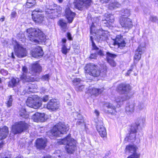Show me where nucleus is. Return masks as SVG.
Listing matches in <instances>:
<instances>
[{"instance_id":"1","label":"nucleus","mask_w":158,"mask_h":158,"mask_svg":"<svg viewBox=\"0 0 158 158\" xmlns=\"http://www.w3.org/2000/svg\"><path fill=\"white\" fill-rule=\"evenodd\" d=\"M28 38L29 40L35 44L43 42L46 40L45 35L39 29L30 28L27 30Z\"/></svg>"},{"instance_id":"2","label":"nucleus","mask_w":158,"mask_h":158,"mask_svg":"<svg viewBox=\"0 0 158 158\" xmlns=\"http://www.w3.org/2000/svg\"><path fill=\"white\" fill-rule=\"evenodd\" d=\"M58 143L60 144L66 145L65 150L69 154L73 153L77 149L76 141L69 135L63 139L59 140Z\"/></svg>"},{"instance_id":"3","label":"nucleus","mask_w":158,"mask_h":158,"mask_svg":"<svg viewBox=\"0 0 158 158\" xmlns=\"http://www.w3.org/2000/svg\"><path fill=\"white\" fill-rule=\"evenodd\" d=\"M45 7L46 16L48 18H55L61 13V8L53 3L47 4Z\"/></svg>"},{"instance_id":"4","label":"nucleus","mask_w":158,"mask_h":158,"mask_svg":"<svg viewBox=\"0 0 158 158\" xmlns=\"http://www.w3.org/2000/svg\"><path fill=\"white\" fill-rule=\"evenodd\" d=\"M84 70L86 77L89 80L92 79V78L89 76L97 77L101 73L99 67L93 64H86L84 68Z\"/></svg>"},{"instance_id":"5","label":"nucleus","mask_w":158,"mask_h":158,"mask_svg":"<svg viewBox=\"0 0 158 158\" xmlns=\"http://www.w3.org/2000/svg\"><path fill=\"white\" fill-rule=\"evenodd\" d=\"M69 129L68 124L59 122L53 127L50 132L51 134L50 136H60L62 134L66 133Z\"/></svg>"},{"instance_id":"6","label":"nucleus","mask_w":158,"mask_h":158,"mask_svg":"<svg viewBox=\"0 0 158 158\" xmlns=\"http://www.w3.org/2000/svg\"><path fill=\"white\" fill-rule=\"evenodd\" d=\"M28 125L24 121H20L12 125V132L14 134H20L28 128Z\"/></svg>"},{"instance_id":"7","label":"nucleus","mask_w":158,"mask_h":158,"mask_svg":"<svg viewBox=\"0 0 158 158\" xmlns=\"http://www.w3.org/2000/svg\"><path fill=\"white\" fill-rule=\"evenodd\" d=\"M26 104L28 106L35 109L39 108L42 105L41 101L39 99L38 97L35 96L28 97Z\"/></svg>"},{"instance_id":"8","label":"nucleus","mask_w":158,"mask_h":158,"mask_svg":"<svg viewBox=\"0 0 158 158\" xmlns=\"http://www.w3.org/2000/svg\"><path fill=\"white\" fill-rule=\"evenodd\" d=\"M15 54L18 57L21 58L27 56V52L26 50L22 46L17 43L14 47Z\"/></svg>"},{"instance_id":"9","label":"nucleus","mask_w":158,"mask_h":158,"mask_svg":"<svg viewBox=\"0 0 158 158\" xmlns=\"http://www.w3.org/2000/svg\"><path fill=\"white\" fill-rule=\"evenodd\" d=\"M119 21L122 27L124 29L128 30L133 26L132 21L129 18L121 17L120 18Z\"/></svg>"},{"instance_id":"10","label":"nucleus","mask_w":158,"mask_h":158,"mask_svg":"<svg viewBox=\"0 0 158 158\" xmlns=\"http://www.w3.org/2000/svg\"><path fill=\"white\" fill-rule=\"evenodd\" d=\"M139 125V123H136L131 126L130 129V133L129 135L125 138V139L126 140H127L128 141L129 140L132 141L135 140L136 134Z\"/></svg>"},{"instance_id":"11","label":"nucleus","mask_w":158,"mask_h":158,"mask_svg":"<svg viewBox=\"0 0 158 158\" xmlns=\"http://www.w3.org/2000/svg\"><path fill=\"white\" fill-rule=\"evenodd\" d=\"M42 10L39 9H36L34 10L32 14V19L36 23H41L44 20V16L42 14H39L42 12Z\"/></svg>"},{"instance_id":"12","label":"nucleus","mask_w":158,"mask_h":158,"mask_svg":"<svg viewBox=\"0 0 158 158\" xmlns=\"http://www.w3.org/2000/svg\"><path fill=\"white\" fill-rule=\"evenodd\" d=\"M22 74L21 76L20 79L23 81L24 82H32L35 80V78L32 77H30L29 76H27V74L28 73V69L25 66L23 67Z\"/></svg>"},{"instance_id":"13","label":"nucleus","mask_w":158,"mask_h":158,"mask_svg":"<svg viewBox=\"0 0 158 158\" xmlns=\"http://www.w3.org/2000/svg\"><path fill=\"white\" fill-rule=\"evenodd\" d=\"M92 2V0H77L74 5L76 8L81 10L84 7H86L90 6Z\"/></svg>"},{"instance_id":"14","label":"nucleus","mask_w":158,"mask_h":158,"mask_svg":"<svg viewBox=\"0 0 158 158\" xmlns=\"http://www.w3.org/2000/svg\"><path fill=\"white\" fill-rule=\"evenodd\" d=\"M59 102L56 99H52L47 103L46 106L47 108L52 111H54L59 108Z\"/></svg>"},{"instance_id":"15","label":"nucleus","mask_w":158,"mask_h":158,"mask_svg":"<svg viewBox=\"0 0 158 158\" xmlns=\"http://www.w3.org/2000/svg\"><path fill=\"white\" fill-rule=\"evenodd\" d=\"M103 123L102 121L97 123V130L102 137H105L107 134L106 129L103 126Z\"/></svg>"},{"instance_id":"16","label":"nucleus","mask_w":158,"mask_h":158,"mask_svg":"<svg viewBox=\"0 0 158 158\" xmlns=\"http://www.w3.org/2000/svg\"><path fill=\"white\" fill-rule=\"evenodd\" d=\"M29 73L33 75H35L36 73H40L42 70V67L39 64L35 63L31 65Z\"/></svg>"},{"instance_id":"17","label":"nucleus","mask_w":158,"mask_h":158,"mask_svg":"<svg viewBox=\"0 0 158 158\" xmlns=\"http://www.w3.org/2000/svg\"><path fill=\"white\" fill-rule=\"evenodd\" d=\"M76 14L72 11L68 7L65 10V16L69 23H71L75 17Z\"/></svg>"},{"instance_id":"18","label":"nucleus","mask_w":158,"mask_h":158,"mask_svg":"<svg viewBox=\"0 0 158 158\" xmlns=\"http://www.w3.org/2000/svg\"><path fill=\"white\" fill-rule=\"evenodd\" d=\"M104 107L106 113H109L114 114L116 112L114 106L111 104L106 102L104 105Z\"/></svg>"},{"instance_id":"19","label":"nucleus","mask_w":158,"mask_h":158,"mask_svg":"<svg viewBox=\"0 0 158 158\" xmlns=\"http://www.w3.org/2000/svg\"><path fill=\"white\" fill-rule=\"evenodd\" d=\"M114 40V44L117 45L118 48L123 47L125 46L126 43L123 40V37L121 35L117 36Z\"/></svg>"},{"instance_id":"20","label":"nucleus","mask_w":158,"mask_h":158,"mask_svg":"<svg viewBox=\"0 0 158 158\" xmlns=\"http://www.w3.org/2000/svg\"><path fill=\"white\" fill-rule=\"evenodd\" d=\"M118 89L119 91L123 94L127 93L131 90L130 85L125 84H121L119 85Z\"/></svg>"},{"instance_id":"21","label":"nucleus","mask_w":158,"mask_h":158,"mask_svg":"<svg viewBox=\"0 0 158 158\" xmlns=\"http://www.w3.org/2000/svg\"><path fill=\"white\" fill-rule=\"evenodd\" d=\"M47 140L45 139H38L36 140V146L38 149H43L46 146Z\"/></svg>"},{"instance_id":"22","label":"nucleus","mask_w":158,"mask_h":158,"mask_svg":"<svg viewBox=\"0 0 158 158\" xmlns=\"http://www.w3.org/2000/svg\"><path fill=\"white\" fill-rule=\"evenodd\" d=\"M76 119H77L76 122V126L78 127L81 128L82 129H84L85 124L82 116L80 114H78Z\"/></svg>"},{"instance_id":"23","label":"nucleus","mask_w":158,"mask_h":158,"mask_svg":"<svg viewBox=\"0 0 158 158\" xmlns=\"http://www.w3.org/2000/svg\"><path fill=\"white\" fill-rule=\"evenodd\" d=\"M107 57L106 59L108 62L112 67H115L116 65V64L113 59V58L116 57V55L111 53L109 52H107L106 53Z\"/></svg>"},{"instance_id":"24","label":"nucleus","mask_w":158,"mask_h":158,"mask_svg":"<svg viewBox=\"0 0 158 158\" xmlns=\"http://www.w3.org/2000/svg\"><path fill=\"white\" fill-rule=\"evenodd\" d=\"M31 53L33 57H37L42 56L43 54V52L42 49L40 47H38L32 50Z\"/></svg>"},{"instance_id":"25","label":"nucleus","mask_w":158,"mask_h":158,"mask_svg":"<svg viewBox=\"0 0 158 158\" xmlns=\"http://www.w3.org/2000/svg\"><path fill=\"white\" fill-rule=\"evenodd\" d=\"M9 131L7 127L4 126L0 128V139H5L8 134Z\"/></svg>"},{"instance_id":"26","label":"nucleus","mask_w":158,"mask_h":158,"mask_svg":"<svg viewBox=\"0 0 158 158\" xmlns=\"http://www.w3.org/2000/svg\"><path fill=\"white\" fill-rule=\"evenodd\" d=\"M105 17H106V19L102 20V22L106 24V23L110 24V23H113L114 22V17L113 15L108 13L105 14Z\"/></svg>"},{"instance_id":"27","label":"nucleus","mask_w":158,"mask_h":158,"mask_svg":"<svg viewBox=\"0 0 158 158\" xmlns=\"http://www.w3.org/2000/svg\"><path fill=\"white\" fill-rule=\"evenodd\" d=\"M98 41H100L104 40L106 34L104 31L101 30H99L94 33Z\"/></svg>"},{"instance_id":"28","label":"nucleus","mask_w":158,"mask_h":158,"mask_svg":"<svg viewBox=\"0 0 158 158\" xmlns=\"http://www.w3.org/2000/svg\"><path fill=\"white\" fill-rule=\"evenodd\" d=\"M138 149V148L134 145H129L126 146L125 150L126 152L134 154L137 153L136 151Z\"/></svg>"},{"instance_id":"29","label":"nucleus","mask_w":158,"mask_h":158,"mask_svg":"<svg viewBox=\"0 0 158 158\" xmlns=\"http://www.w3.org/2000/svg\"><path fill=\"white\" fill-rule=\"evenodd\" d=\"M19 81L20 80L19 78H13L9 81L8 86L10 88L16 87L18 85Z\"/></svg>"},{"instance_id":"30","label":"nucleus","mask_w":158,"mask_h":158,"mask_svg":"<svg viewBox=\"0 0 158 158\" xmlns=\"http://www.w3.org/2000/svg\"><path fill=\"white\" fill-rule=\"evenodd\" d=\"M142 53L143 52L141 47L139 46L137 49L134 56V62H137L139 60L141 57V55Z\"/></svg>"},{"instance_id":"31","label":"nucleus","mask_w":158,"mask_h":158,"mask_svg":"<svg viewBox=\"0 0 158 158\" xmlns=\"http://www.w3.org/2000/svg\"><path fill=\"white\" fill-rule=\"evenodd\" d=\"M135 105L133 103H129L127 104L125 108L126 111L128 114L132 113L134 110Z\"/></svg>"},{"instance_id":"32","label":"nucleus","mask_w":158,"mask_h":158,"mask_svg":"<svg viewBox=\"0 0 158 158\" xmlns=\"http://www.w3.org/2000/svg\"><path fill=\"white\" fill-rule=\"evenodd\" d=\"M103 91V89L102 88L101 89H97L96 88H93L91 89H89V92L91 94L97 96L99 94H101Z\"/></svg>"},{"instance_id":"33","label":"nucleus","mask_w":158,"mask_h":158,"mask_svg":"<svg viewBox=\"0 0 158 158\" xmlns=\"http://www.w3.org/2000/svg\"><path fill=\"white\" fill-rule=\"evenodd\" d=\"M120 4L115 2L110 3L109 5V8L110 9H113L119 7L120 6Z\"/></svg>"},{"instance_id":"34","label":"nucleus","mask_w":158,"mask_h":158,"mask_svg":"<svg viewBox=\"0 0 158 158\" xmlns=\"http://www.w3.org/2000/svg\"><path fill=\"white\" fill-rule=\"evenodd\" d=\"M19 113V115L23 118H28V115L27 114L25 109L23 108H21Z\"/></svg>"},{"instance_id":"35","label":"nucleus","mask_w":158,"mask_h":158,"mask_svg":"<svg viewBox=\"0 0 158 158\" xmlns=\"http://www.w3.org/2000/svg\"><path fill=\"white\" fill-rule=\"evenodd\" d=\"M13 101V99L12 95H10L8 97V98L7 99V101L6 103L7 107H10L12 106Z\"/></svg>"},{"instance_id":"36","label":"nucleus","mask_w":158,"mask_h":158,"mask_svg":"<svg viewBox=\"0 0 158 158\" xmlns=\"http://www.w3.org/2000/svg\"><path fill=\"white\" fill-rule=\"evenodd\" d=\"M36 3L35 0H27L26 3V6L29 8L33 6Z\"/></svg>"},{"instance_id":"37","label":"nucleus","mask_w":158,"mask_h":158,"mask_svg":"<svg viewBox=\"0 0 158 158\" xmlns=\"http://www.w3.org/2000/svg\"><path fill=\"white\" fill-rule=\"evenodd\" d=\"M81 82L82 81L80 78H74L72 81L73 84L75 87L82 83Z\"/></svg>"},{"instance_id":"38","label":"nucleus","mask_w":158,"mask_h":158,"mask_svg":"<svg viewBox=\"0 0 158 158\" xmlns=\"http://www.w3.org/2000/svg\"><path fill=\"white\" fill-rule=\"evenodd\" d=\"M59 24L63 29V30L65 31V29L67 27L66 23L64 22L63 20H60L59 22Z\"/></svg>"},{"instance_id":"39","label":"nucleus","mask_w":158,"mask_h":158,"mask_svg":"<svg viewBox=\"0 0 158 158\" xmlns=\"http://www.w3.org/2000/svg\"><path fill=\"white\" fill-rule=\"evenodd\" d=\"M37 86L36 85L32 84L29 86L28 90H27V92L32 93H34L35 92V89H36Z\"/></svg>"},{"instance_id":"40","label":"nucleus","mask_w":158,"mask_h":158,"mask_svg":"<svg viewBox=\"0 0 158 158\" xmlns=\"http://www.w3.org/2000/svg\"><path fill=\"white\" fill-rule=\"evenodd\" d=\"M85 89V86L82 83H81L78 86H77L75 87V90L77 91H81L84 90Z\"/></svg>"},{"instance_id":"41","label":"nucleus","mask_w":158,"mask_h":158,"mask_svg":"<svg viewBox=\"0 0 158 158\" xmlns=\"http://www.w3.org/2000/svg\"><path fill=\"white\" fill-rule=\"evenodd\" d=\"M40 113L37 112L33 115L32 117V118L35 122H37L39 121V116Z\"/></svg>"},{"instance_id":"42","label":"nucleus","mask_w":158,"mask_h":158,"mask_svg":"<svg viewBox=\"0 0 158 158\" xmlns=\"http://www.w3.org/2000/svg\"><path fill=\"white\" fill-rule=\"evenodd\" d=\"M121 12L123 15L128 16L130 15V11L128 9H123L121 10Z\"/></svg>"},{"instance_id":"43","label":"nucleus","mask_w":158,"mask_h":158,"mask_svg":"<svg viewBox=\"0 0 158 158\" xmlns=\"http://www.w3.org/2000/svg\"><path fill=\"white\" fill-rule=\"evenodd\" d=\"M68 49L66 48V44H62V48L61 49V51L62 53L64 54H66L68 51Z\"/></svg>"},{"instance_id":"44","label":"nucleus","mask_w":158,"mask_h":158,"mask_svg":"<svg viewBox=\"0 0 158 158\" xmlns=\"http://www.w3.org/2000/svg\"><path fill=\"white\" fill-rule=\"evenodd\" d=\"M96 51V53L97 56L98 55L100 56H103L104 55V52L102 49L98 48V49Z\"/></svg>"},{"instance_id":"45","label":"nucleus","mask_w":158,"mask_h":158,"mask_svg":"<svg viewBox=\"0 0 158 158\" xmlns=\"http://www.w3.org/2000/svg\"><path fill=\"white\" fill-rule=\"evenodd\" d=\"M140 155L139 153H135L128 156L127 158H139Z\"/></svg>"},{"instance_id":"46","label":"nucleus","mask_w":158,"mask_h":158,"mask_svg":"<svg viewBox=\"0 0 158 158\" xmlns=\"http://www.w3.org/2000/svg\"><path fill=\"white\" fill-rule=\"evenodd\" d=\"M90 39L92 43V49L96 50L98 49L99 48L95 44L93 40V38L92 36H91L90 37Z\"/></svg>"},{"instance_id":"47","label":"nucleus","mask_w":158,"mask_h":158,"mask_svg":"<svg viewBox=\"0 0 158 158\" xmlns=\"http://www.w3.org/2000/svg\"><path fill=\"white\" fill-rule=\"evenodd\" d=\"M125 100V99L122 98L121 96H117L115 98V101L117 102H123Z\"/></svg>"},{"instance_id":"48","label":"nucleus","mask_w":158,"mask_h":158,"mask_svg":"<svg viewBox=\"0 0 158 158\" xmlns=\"http://www.w3.org/2000/svg\"><path fill=\"white\" fill-rule=\"evenodd\" d=\"M49 77L50 75L49 74H46L45 75L43 76L41 79L43 81H48L49 79Z\"/></svg>"},{"instance_id":"49","label":"nucleus","mask_w":158,"mask_h":158,"mask_svg":"<svg viewBox=\"0 0 158 158\" xmlns=\"http://www.w3.org/2000/svg\"><path fill=\"white\" fill-rule=\"evenodd\" d=\"M97 56L96 55V54L95 53H92L91 54L89 57V58L91 59H97Z\"/></svg>"},{"instance_id":"50","label":"nucleus","mask_w":158,"mask_h":158,"mask_svg":"<svg viewBox=\"0 0 158 158\" xmlns=\"http://www.w3.org/2000/svg\"><path fill=\"white\" fill-rule=\"evenodd\" d=\"M44 113L41 114L40 113V115L39 116V121H44Z\"/></svg>"},{"instance_id":"51","label":"nucleus","mask_w":158,"mask_h":158,"mask_svg":"<svg viewBox=\"0 0 158 158\" xmlns=\"http://www.w3.org/2000/svg\"><path fill=\"white\" fill-rule=\"evenodd\" d=\"M1 73L4 76L6 75L8 73L7 71L5 70L4 69H2L0 71Z\"/></svg>"},{"instance_id":"52","label":"nucleus","mask_w":158,"mask_h":158,"mask_svg":"<svg viewBox=\"0 0 158 158\" xmlns=\"http://www.w3.org/2000/svg\"><path fill=\"white\" fill-rule=\"evenodd\" d=\"M42 101L44 102H46L48 101L49 99V97L48 95H46L44 96L42 98Z\"/></svg>"},{"instance_id":"53","label":"nucleus","mask_w":158,"mask_h":158,"mask_svg":"<svg viewBox=\"0 0 158 158\" xmlns=\"http://www.w3.org/2000/svg\"><path fill=\"white\" fill-rule=\"evenodd\" d=\"M97 24V23H96V22L94 23L93 22L92 23V24L91 27H90V32H91L92 31H93V30H94L93 29L94 28L96 27V25Z\"/></svg>"},{"instance_id":"54","label":"nucleus","mask_w":158,"mask_h":158,"mask_svg":"<svg viewBox=\"0 0 158 158\" xmlns=\"http://www.w3.org/2000/svg\"><path fill=\"white\" fill-rule=\"evenodd\" d=\"M149 19L151 21L154 22L156 21L157 20V18L155 17L151 16L150 17Z\"/></svg>"},{"instance_id":"55","label":"nucleus","mask_w":158,"mask_h":158,"mask_svg":"<svg viewBox=\"0 0 158 158\" xmlns=\"http://www.w3.org/2000/svg\"><path fill=\"white\" fill-rule=\"evenodd\" d=\"M17 13L15 11H13L11 14V17L12 18H15V17Z\"/></svg>"},{"instance_id":"56","label":"nucleus","mask_w":158,"mask_h":158,"mask_svg":"<svg viewBox=\"0 0 158 158\" xmlns=\"http://www.w3.org/2000/svg\"><path fill=\"white\" fill-rule=\"evenodd\" d=\"M0 158H10V155H3L2 154H0Z\"/></svg>"},{"instance_id":"57","label":"nucleus","mask_w":158,"mask_h":158,"mask_svg":"<svg viewBox=\"0 0 158 158\" xmlns=\"http://www.w3.org/2000/svg\"><path fill=\"white\" fill-rule=\"evenodd\" d=\"M100 2L102 3H108L110 0H99Z\"/></svg>"},{"instance_id":"58","label":"nucleus","mask_w":158,"mask_h":158,"mask_svg":"<svg viewBox=\"0 0 158 158\" xmlns=\"http://www.w3.org/2000/svg\"><path fill=\"white\" fill-rule=\"evenodd\" d=\"M67 34L68 39L69 40H72L73 39L71 37V35L70 33L69 32L67 33Z\"/></svg>"},{"instance_id":"59","label":"nucleus","mask_w":158,"mask_h":158,"mask_svg":"<svg viewBox=\"0 0 158 158\" xmlns=\"http://www.w3.org/2000/svg\"><path fill=\"white\" fill-rule=\"evenodd\" d=\"M121 1L123 4H127L129 3L128 0H121Z\"/></svg>"},{"instance_id":"60","label":"nucleus","mask_w":158,"mask_h":158,"mask_svg":"<svg viewBox=\"0 0 158 158\" xmlns=\"http://www.w3.org/2000/svg\"><path fill=\"white\" fill-rule=\"evenodd\" d=\"M41 90L42 92L44 93L45 92L46 89L44 87H42L41 89Z\"/></svg>"},{"instance_id":"61","label":"nucleus","mask_w":158,"mask_h":158,"mask_svg":"<svg viewBox=\"0 0 158 158\" xmlns=\"http://www.w3.org/2000/svg\"><path fill=\"white\" fill-rule=\"evenodd\" d=\"M94 113L96 114V115L97 116H98L99 115V112L98 110H95V111Z\"/></svg>"},{"instance_id":"62","label":"nucleus","mask_w":158,"mask_h":158,"mask_svg":"<svg viewBox=\"0 0 158 158\" xmlns=\"http://www.w3.org/2000/svg\"><path fill=\"white\" fill-rule=\"evenodd\" d=\"M62 42L63 43L62 44H65V43L66 41V40L65 39H63L62 40Z\"/></svg>"},{"instance_id":"63","label":"nucleus","mask_w":158,"mask_h":158,"mask_svg":"<svg viewBox=\"0 0 158 158\" xmlns=\"http://www.w3.org/2000/svg\"><path fill=\"white\" fill-rule=\"evenodd\" d=\"M5 19V18L4 17H3L2 18H1L0 19V21H1L2 22L3 21H4Z\"/></svg>"},{"instance_id":"64","label":"nucleus","mask_w":158,"mask_h":158,"mask_svg":"<svg viewBox=\"0 0 158 158\" xmlns=\"http://www.w3.org/2000/svg\"><path fill=\"white\" fill-rule=\"evenodd\" d=\"M67 104L69 106H72V103L71 102H67Z\"/></svg>"}]
</instances>
